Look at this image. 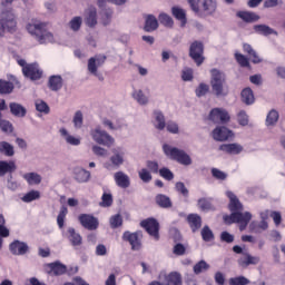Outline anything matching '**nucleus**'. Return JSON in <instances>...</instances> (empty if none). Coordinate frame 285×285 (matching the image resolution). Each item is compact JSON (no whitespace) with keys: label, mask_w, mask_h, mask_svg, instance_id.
Instances as JSON below:
<instances>
[{"label":"nucleus","mask_w":285,"mask_h":285,"mask_svg":"<svg viewBox=\"0 0 285 285\" xmlns=\"http://www.w3.org/2000/svg\"><path fill=\"white\" fill-rule=\"evenodd\" d=\"M259 264V257L253 256L248 253H245L243 257L238 259V266L240 268H248V266H257Z\"/></svg>","instance_id":"obj_20"},{"label":"nucleus","mask_w":285,"mask_h":285,"mask_svg":"<svg viewBox=\"0 0 285 285\" xmlns=\"http://www.w3.org/2000/svg\"><path fill=\"white\" fill-rule=\"evenodd\" d=\"M3 110H8L4 99L0 100V130L7 135H11V132H14V126L9 120L2 119Z\"/></svg>","instance_id":"obj_14"},{"label":"nucleus","mask_w":285,"mask_h":285,"mask_svg":"<svg viewBox=\"0 0 285 285\" xmlns=\"http://www.w3.org/2000/svg\"><path fill=\"white\" fill-rule=\"evenodd\" d=\"M124 242H128L131 246V250H141V239H144V234L141 230L138 232H125L122 234Z\"/></svg>","instance_id":"obj_10"},{"label":"nucleus","mask_w":285,"mask_h":285,"mask_svg":"<svg viewBox=\"0 0 285 285\" xmlns=\"http://www.w3.org/2000/svg\"><path fill=\"white\" fill-rule=\"evenodd\" d=\"M183 81H193L194 79V71L193 68H185L181 72Z\"/></svg>","instance_id":"obj_63"},{"label":"nucleus","mask_w":285,"mask_h":285,"mask_svg":"<svg viewBox=\"0 0 285 285\" xmlns=\"http://www.w3.org/2000/svg\"><path fill=\"white\" fill-rule=\"evenodd\" d=\"M9 250L12 255H26L28 250H30V247L27 243L20 242V240H13L9 245Z\"/></svg>","instance_id":"obj_16"},{"label":"nucleus","mask_w":285,"mask_h":285,"mask_svg":"<svg viewBox=\"0 0 285 285\" xmlns=\"http://www.w3.org/2000/svg\"><path fill=\"white\" fill-rule=\"evenodd\" d=\"M250 219H253V215L248 212H237L224 216L225 224H239V230H246V226H248Z\"/></svg>","instance_id":"obj_6"},{"label":"nucleus","mask_w":285,"mask_h":285,"mask_svg":"<svg viewBox=\"0 0 285 285\" xmlns=\"http://www.w3.org/2000/svg\"><path fill=\"white\" fill-rule=\"evenodd\" d=\"M236 17L242 19L245 23H255V21H259V16L252 11H237Z\"/></svg>","instance_id":"obj_25"},{"label":"nucleus","mask_w":285,"mask_h":285,"mask_svg":"<svg viewBox=\"0 0 285 285\" xmlns=\"http://www.w3.org/2000/svg\"><path fill=\"white\" fill-rule=\"evenodd\" d=\"M78 220L87 230H97L99 228V219L90 214H80Z\"/></svg>","instance_id":"obj_13"},{"label":"nucleus","mask_w":285,"mask_h":285,"mask_svg":"<svg viewBox=\"0 0 285 285\" xmlns=\"http://www.w3.org/2000/svg\"><path fill=\"white\" fill-rule=\"evenodd\" d=\"M228 199H229V210L230 213H239L244 210V205L239 202V198L235 195L233 191L226 193Z\"/></svg>","instance_id":"obj_19"},{"label":"nucleus","mask_w":285,"mask_h":285,"mask_svg":"<svg viewBox=\"0 0 285 285\" xmlns=\"http://www.w3.org/2000/svg\"><path fill=\"white\" fill-rule=\"evenodd\" d=\"M68 215V207L62 206L60 208V212L57 216V224H58V228H63L65 224H66V217Z\"/></svg>","instance_id":"obj_43"},{"label":"nucleus","mask_w":285,"mask_h":285,"mask_svg":"<svg viewBox=\"0 0 285 285\" xmlns=\"http://www.w3.org/2000/svg\"><path fill=\"white\" fill-rule=\"evenodd\" d=\"M48 86L53 92H57L63 88V78H61V76H51Z\"/></svg>","instance_id":"obj_31"},{"label":"nucleus","mask_w":285,"mask_h":285,"mask_svg":"<svg viewBox=\"0 0 285 285\" xmlns=\"http://www.w3.org/2000/svg\"><path fill=\"white\" fill-rule=\"evenodd\" d=\"M229 285H248L250 284V279H248L246 276H236L232 277L228 281Z\"/></svg>","instance_id":"obj_49"},{"label":"nucleus","mask_w":285,"mask_h":285,"mask_svg":"<svg viewBox=\"0 0 285 285\" xmlns=\"http://www.w3.org/2000/svg\"><path fill=\"white\" fill-rule=\"evenodd\" d=\"M189 57L196 62V66H202L206 59L204 58V42L199 40L191 42L189 46Z\"/></svg>","instance_id":"obj_7"},{"label":"nucleus","mask_w":285,"mask_h":285,"mask_svg":"<svg viewBox=\"0 0 285 285\" xmlns=\"http://www.w3.org/2000/svg\"><path fill=\"white\" fill-rule=\"evenodd\" d=\"M158 173L160 177L167 181H173V179H175V174H173L171 170L166 167L160 168Z\"/></svg>","instance_id":"obj_58"},{"label":"nucleus","mask_w":285,"mask_h":285,"mask_svg":"<svg viewBox=\"0 0 285 285\" xmlns=\"http://www.w3.org/2000/svg\"><path fill=\"white\" fill-rule=\"evenodd\" d=\"M175 188L177 193L183 195V197H188L189 195L188 188H186V185L183 181L176 183Z\"/></svg>","instance_id":"obj_64"},{"label":"nucleus","mask_w":285,"mask_h":285,"mask_svg":"<svg viewBox=\"0 0 285 285\" xmlns=\"http://www.w3.org/2000/svg\"><path fill=\"white\" fill-rule=\"evenodd\" d=\"M212 176L218 181H226V179L228 178V174L217 168H212Z\"/></svg>","instance_id":"obj_54"},{"label":"nucleus","mask_w":285,"mask_h":285,"mask_svg":"<svg viewBox=\"0 0 285 285\" xmlns=\"http://www.w3.org/2000/svg\"><path fill=\"white\" fill-rule=\"evenodd\" d=\"M23 179H26V181L32 186L33 184L39 185V183L41 181V176L37 173H27L23 175Z\"/></svg>","instance_id":"obj_41"},{"label":"nucleus","mask_w":285,"mask_h":285,"mask_svg":"<svg viewBox=\"0 0 285 285\" xmlns=\"http://www.w3.org/2000/svg\"><path fill=\"white\" fill-rule=\"evenodd\" d=\"M157 28H159V21L157 20V18L153 14H147L145 17V32H155Z\"/></svg>","instance_id":"obj_24"},{"label":"nucleus","mask_w":285,"mask_h":285,"mask_svg":"<svg viewBox=\"0 0 285 285\" xmlns=\"http://www.w3.org/2000/svg\"><path fill=\"white\" fill-rule=\"evenodd\" d=\"M22 75L28 79H31V81H39V79L43 77V71L39 69L38 63H29L22 68Z\"/></svg>","instance_id":"obj_12"},{"label":"nucleus","mask_w":285,"mask_h":285,"mask_svg":"<svg viewBox=\"0 0 285 285\" xmlns=\"http://www.w3.org/2000/svg\"><path fill=\"white\" fill-rule=\"evenodd\" d=\"M254 31L257 35H263V37H268L271 35H277V31L275 29L266 26V24H256L254 26Z\"/></svg>","instance_id":"obj_36"},{"label":"nucleus","mask_w":285,"mask_h":285,"mask_svg":"<svg viewBox=\"0 0 285 285\" xmlns=\"http://www.w3.org/2000/svg\"><path fill=\"white\" fill-rule=\"evenodd\" d=\"M27 30L29 35L36 37L40 45L55 42V35L48 31V23L46 22L35 21L33 23H28Z\"/></svg>","instance_id":"obj_2"},{"label":"nucleus","mask_w":285,"mask_h":285,"mask_svg":"<svg viewBox=\"0 0 285 285\" xmlns=\"http://www.w3.org/2000/svg\"><path fill=\"white\" fill-rule=\"evenodd\" d=\"M14 90V83L0 79V95H11Z\"/></svg>","instance_id":"obj_37"},{"label":"nucleus","mask_w":285,"mask_h":285,"mask_svg":"<svg viewBox=\"0 0 285 285\" xmlns=\"http://www.w3.org/2000/svg\"><path fill=\"white\" fill-rule=\"evenodd\" d=\"M187 224L191 229V233H197L202 228V216L198 214H189L187 216Z\"/></svg>","instance_id":"obj_22"},{"label":"nucleus","mask_w":285,"mask_h":285,"mask_svg":"<svg viewBox=\"0 0 285 285\" xmlns=\"http://www.w3.org/2000/svg\"><path fill=\"white\" fill-rule=\"evenodd\" d=\"M212 137L215 141H228V139H233V137H235V134L227 127H216L212 131Z\"/></svg>","instance_id":"obj_15"},{"label":"nucleus","mask_w":285,"mask_h":285,"mask_svg":"<svg viewBox=\"0 0 285 285\" xmlns=\"http://www.w3.org/2000/svg\"><path fill=\"white\" fill-rule=\"evenodd\" d=\"M21 199L24 202V204H30V202H37V199H41V193L33 189L24 194Z\"/></svg>","instance_id":"obj_39"},{"label":"nucleus","mask_w":285,"mask_h":285,"mask_svg":"<svg viewBox=\"0 0 285 285\" xmlns=\"http://www.w3.org/2000/svg\"><path fill=\"white\" fill-rule=\"evenodd\" d=\"M112 153L114 155L110 157V161L112 166H116V168H119V166L124 164V151L114 149Z\"/></svg>","instance_id":"obj_38"},{"label":"nucleus","mask_w":285,"mask_h":285,"mask_svg":"<svg viewBox=\"0 0 285 285\" xmlns=\"http://www.w3.org/2000/svg\"><path fill=\"white\" fill-rule=\"evenodd\" d=\"M240 99L243 104H246V106L255 104V95L253 94V89H250L249 87L243 89L240 92Z\"/></svg>","instance_id":"obj_32"},{"label":"nucleus","mask_w":285,"mask_h":285,"mask_svg":"<svg viewBox=\"0 0 285 285\" xmlns=\"http://www.w3.org/2000/svg\"><path fill=\"white\" fill-rule=\"evenodd\" d=\"M279 121V112L275 109H272L266 117V126H275Z\"/></svg>","instance_id":"obj_42"},{"label":"nucleus","mask_w":285,"mask_h":285,"mask_svg":"<svg viewBox=\"0 0 285 285\" xmlns=\"http://www.w3.org/2000/svg\"><path fill=\"white\" fill-rule=\"evenodd\" d=\"M0 28L2 32L14 35L17 30V17L12 12V8L1 9Z\"/></svg>","instance_id":"obj_5"},{"label":"nucleus","mask_w":285,"mask_h":285,"mask_svg":"<svg viewBox=\"0 0 285 285\" xmlns=\"http://www.w3.org/2000/svg\"><path fill=\"white\" fill-rule=\"evenodd\" d=\"M209 90H210V87L207 83L202 82L195 90L196 97H206Z\"/></svg>","instance_id":"obj_55"},{"label":"nucleus","mask_w":285,"mask_h":285,"mask_svg":"<svg viewBox=\"0 0 285 285\" xmlns=\"http://www.w3.org/2000/svg\"><path fill=\"white\" fill-rule=\"evenodd\" d=\"M235 59L240 68H250V61H248V58L243 53L236 52Z\"/></svg>","instance_id":"obj_51"},{"label":"nucleus","mask_w":285,"mask_h":285,"mask_svg":"<svg viewBox=\"0 0 285 285\" xmlns=\"http://www.w3.org/2000/svg\"><path fill=\"white\" fill-rule=\"evenodd\" d=\"M243 51L248 55L249 59H252L253 63H262V58L257 55V51L253 49V46L248 43H243Z\"/></svg>","instance_id":"obj_29"},{"label":"nucleus","mask_w":285,"mask_h":285,"mask_svg":"<svg viewBox=\"0 0 285 285\" xmlns=\"http://www.w3.org/2000/svg\"><path fill=\"white\" fill-rule=\"evenodd\" d=\"M114 179L119 188L130 187V177H128L124 171H117L114 175Z\"/></svg>","instance_id":"obj_23"},{"label":"nucleus","mask_w":285,"mask_h":285,"mask_svg":"<svg viewBox=\"0 0 285 285\" xmlns=\"http://www.w3.org/2000/svg\"><path fill=\"white\" fill-rule=\"evenodd\" d=\"M124 224V218L121 215L117 214L110 218V227L111 228H119Z\"/></svg>","instance_id":"obj_61"},{"label":"nucleus","mask_w":285,"mask_h":285,"mask_svg":"<svg viewBox=\"0 0 285 285\" xmlns=\"http://www.w3.org/2000/svg\"><path fill=\"white\" fill-rule=\"evenodd\" d=\"M73 126L75 128H81L83 126V114L78 110L73 116Z\"/></svg>","instance_id":"obj_60"},{"label":"nucleus","mask_w":285,"mask_h":285,"mask_svg":"<svg viewBox=\"0 0 285 285\" xmlns=\"http://www.w3.org/2000/svg\"><path fill=\"white\" fill-rule=\"evenodd\" d=\"M187 2L197 17H210L217 11V2L214 0H187Z\"/></svg>","instance_id":"obj_3"},{"label":"nucleus","mask_w":285,"mask_h":285,"mask_svg":"<svg viewBox=\"0 0 285 285\" xmlns=\"http://www.w3.org/2000/svg\"><path fill=\"white\" fill-rule=\"evenodd\" d=\"M138 175L141 181H144L145 184H150V181H153V175L146 168L140 169Z\"/></svg>","instance_id":"obj_56"},{"label":"nucleus","mask_w":285,"mask_h":285,"mask_svg":"<svg viewBox=\"0 0 285 285\" xmlns=\"http://www.w3.org/2000/svg\"><path fill=\"white\" fill-rule=\"evenodd\" d=\"M141 228H145L146 233L154 237V239L159 240V222L155 218H147L140 223Z\"/></svg>","instance_id":"obj_11"},{"label":"nucleus","mask_w":285,"mask_h":285,"mask_svg":"<svg viewBox=\"0 0 285 285\" xmlns=\"http://www.w3.org/2000/svg\"><path fill=\"white\" fill-rule=\"evenodd\" d=\"M208 120L212 124L224 126L230 121V114L224 108H213L208 115Z\"/></svg>","instance_id":"obj_8"},{"label":"nucleus","mask_w":285,"mask_h":285,"mask_svg":"<svg viewBox=\"0 0 285 285\" xmlns=\"http://www.w3.org/2000/svg\"><path fill=\"white\" fill-rule=\"evenodd\" d=\"M166 285H181V274L178 272H171L168 275L165 276Z\"/></svg>","instance_id":"obj_35"},{"label":"nucleus","mask_w":285,"mask_h":285,"mask_svg":"<svg viewBox=\"0 0 285 285\" xmlns=\"http://www.w3.org/2000/svg\"><path fill=\"white\" fill-rule=\"evenodd\" d=\"M198 208H200V210H215V206L213 205V198L198 199Z\"/></svg>","instance_id":"obj_40"},{"label":"nucleus","mask_w":285,"mask_h":285,"mask_svg":"<svg viewBox=\"0 0 285 285\" xmlns=\"http://www.w3.org/2000/svg\"><path fill=\"white\" fill-rule=\"evenodd\" d=\"M85 22L88 28H95L97 26V9L95 7H90L87 10Z\"/></svg>","instance_id":"obj_27"},{"label":"nucleus","mask_w":285,"mask_h":285,"mask_svg":"<svg viewBox=\"0 0 285 285\" xmlns=\"http://www.w3.org/2000/svg\"><path fill=\"white\" fill-rule=\"evenodd\" d=\"M60 134L62 137H66L67 144H70V146H79L81 144V140L79 138H75V136L68 135V130L66 129H60Z\"/></svg>","instance_id":"obj_46"},{"label":"nucleus","mask_w":285,"mask_h":285,"mask_svg":"<svg viewBox=\"0 0 285 285\" xmlns=\"http://www.w3.org/2000/svg\"><path fill=\"white\" fill-rule=\"evenodd\" d=\"M155 202L159 208H173V200H170V197L164 194H158Z\"/></svg>","instance_id":"obj_34"},{"label":"nucleus","mask_w":285,"mask_h":285,"mask_svg":"<svg viewBox=\"0 0 285 285\" xmlns=\"http://www.w3.org/2000/svg\"><path fill=\"white\" fill-rule=\"evenodd\" d=\"M0 237H10V229L6 227V217L0 214Z\"/></svg>","instance_id":"obj_53"},{"label":"nucleus","mask_w":285,"mask_h":285,"mask_svg":"<svg viewBox=\"0 0 285 285\" xmlns=\"http://www.w3.org/2000/svg\"><path fill=\"white\" fill-rule=\"evenodd\" d=\"M132 97L138 104H140V106H146V104H148V97L144 95L142 90L134 91Z\"/></svg>","instance_id":"obj_50"},{"label":"nucleus","mask_w":285,"mask_h":285,"mask_svg":"<svg viewBox=\"0 0 285 285\" xmlns=\"http://www.w3.org/2000/svg\"><path fill=\"white\" fill-rule=\"evenodd\" d=\"M171 14L177 19V21H180L181 27L186 26L188 23V20L186 18V11L179 7H173L171 8Z\"/></svg>","instance_id":"obj_33"},{"label":"nucleus","mask_w":285,"mask_h":285,"mask_svg":"<svg viewBox=\"0 0 285 285\" xmlns=\"http://www.w3.org/2000/svg\"><path fill=\"white\" fill-rule=\"evenodd\" d=\"M0 153H3L6 157H12L14 155V147L7 141L0 142Z\"/></svg>","instance_id":"obj_44"},{"label":"nucleus","mask_w":285,"mask_h":285,"mask_svg":"<svg viewBox=\"0 0 285 285\" xmlns=\"http://www.w3.org/2000/svg\"><path fill=\"white\" fill-rule=\"evenodd\" d=\"M73 175H75L76 181H78L79 184H86V181L90 180V171H88L81 167L75 168Z\"/></svg>","instance_id":"obj_26"},{"label":"nucleus","mask_w":285,"mask_h":285,"mask_svg":"<svg viewBox=\"0 0 285 285\" xmlns=\"http://www.w3.org/2000/svg\"><path fill=\"white\" fill-rule=\"evenodd\" d=\"M200 235L204 242H213V239H215V234H213V230L210 227H208V225L203 227Z\"/></svg>","instance_id":"obj_48"},{"label":"nucleus","mask_w":285,"mask_h":285,"mask_svg":"<svg viewBox=\"0 0 285 285\" xmlns=\"http://www.w3.org/2000/svg\"><path fill=\"white\" fill-rule=\"evenodd\" d=\"M101 200L100 206H104L105 208L112 206V194L104 193Z\"/></svg>","instance_id":"obj_59"},{"label":"nucleus","mask_w":285,"mask_h":285,"mask_svg":"<svg viewBox=\"0 0 285 285\" xmlns=\"http://www.w3.org/2000/svg\"><path fill=\"white\" fill-rule=\"evenodd\" d=\"M91 137L96 144H100V146H107L110 148L112 144H115V138H112L106 130H101V127H97L91 130Z\"/></svg>","instance_id":"obj_9"},{"label":"nucleus","mask_w":285,"mask_h":285,"mask_svg":"<svg viewBox=\"0 0 285 285\" xmlns=\"http://www.w3.org/2000/svg\"><path fill=\"white\" fill-rule=\"evenodd\" d=\"M154 115L157 121V130H164V128H166V117H164V114H161V111H155Z\"/></svg>","instance_id":"obj_47"},{"label":"nucleus","mask_w":285,"mask_h":285,"mask_svg":"<svg viewBox=\"0 0 285 285\" xmlns=\"http://www.w3.org/2000/svg\"><path fill=\"white\" fill-rule=\"evenodd\" d=\"M210 75L213 95H215V97H228V95H230V86L226 79V73L219 69L214 68L210 70Z\"/></svg>","instance_id":"obj_1"},{"label":"nucleus","mask_w":285,"mask_h":285,"mask_svg":"<svg viewBox=\"0 0 285 285\" xmlns=\"http://www.w3.org/2000/svg\"><path fill=\"white\" fill-rule=\"evenodd\" d=\"M218 150L225 153L226 155H239L244 151V147L237 142L223 144L218 147Z\"/></svg>","instance_id":"obj_17"},{"label":"nucleus","mask_w":285,"mask_h":285,"mask_svg":"<svg viewBox=\"0 0 285 285\" xmlns=\"http://www.w3.org/2000/svg\"><path fill=\"white\" fill-rule=\"evenodd\" d=\"M81 23H82L81 17H75V18L69 22V26H70L71 30H73L75 32H77L78 30L81 29Z\"/></svg>","instance_id":"obj_62"},{"label":"nucleus","mask_w":285,"mask_h":285,"mask_svg":"<svg viewBox=\"0 0 285 285\" xmlns=\"http://www.w3.org/2000/svg\"><path fill=\"white\" fill-rule=\"evenodd\" d=\"M17 170V164L10 160H0V177H6V175H12Z\"/></svg>","instance_id":"obj_21"},{"label":"nucleus","mask_w":285,"mask_h":285,"mask_svg":"<svg viewBox=\"0 0 285 285\" xmlns=\"http://www.w3.org/2000/svg\"><path fill=\"white\" fill-rule=\"evenodd\" d=\"M36 110H38V112H43L45 115H48L50 112V107L48 106V104L43 100H37L36 101Z\"/></svg>","instance_id":"obj_57"},{"label":"nucleus","mask_w":285,"mask_h":285,"mask_svg":"<svg viewBox=\"0 0 285 285\" xmlns=\"http://www.w3.org/2000/svg\"><path fill=\"white\" fill-rule=\"evenodd\" d=\"M158 20L160 21L161 26H165V28H173V26H175V21L167 13H160L158 16Z\"/></svg>","instance_id":"obj_45"},{"label":"nucleus","mask_w":285,"mask_h":285,"mask_svg":"<svg viewBox=\"0 0 285 285\" xmlns=\"http://www.w3.org/2000/svg\"><path fill=\"white\" fill-rule=\"evenodd\" d=\"M163 150L165 155L169 157V159L181 164V166H190V164H193V158H190V156L184 151V149L170 147V145L165 144L163 146Z\"/></svg>","instance_id":"obj_4"},{"label":"nucleus","mask_w":285,"mask_h":285,"mask_svg":"<svg viewBox=\"0 0 285 285\" xmlns=\"http://www.w3.org/2000/svg\"><path fill=\"white\" fill-rule=\"evenodd\" d=\"M208 268H210V265L206 261H200L194 265V273L195 275H200V273L208 271Z\"/></svg>","instance_id":"obj_52"},{"label":"nucleus","mask_w":285,"mask_h":285,"mask_svg":"<svg viewBox=\"0 0 285 285\" xmlns=\"http://www.w3.org/2000/svg\"><path fill=\"white\" fill-rule=\"evenodd\" d=\"M10 112L13 117H26L28 110L21 104L10 102L9 104Z\"/></svg>","instance_id":"obj_28"},{"label":"nucleus","mask_w":285,"mask_h":285,"mask_svg":"<svg viewBox=\"0 0 285 285\" xmlns=\"http://www.w3.org/2000/svg\"><path fill=\"white\" fill-rule=\"evenodd\" d=\"M47 268H49L48 275H55L56 277L66 275L68 272V267H66V265L61 264L60 262L49 263Z\"/></svg>","instance_id":"obj_18"},{"label":"nucleus","mask_w":285,"mask_h":285,"mask_svg":"<svg viewBox=\"0 0 285 285\" xmlns=\"http://www.w3.org/2000/svg\"><path fill=\"white\" fill-rule=\"evenodd\" d=\"M68 239L73 246H81V244H83V238L77 230H75V227L68 228Z\"/></svg>","instance_id":"obj_30"}]
</instances>
